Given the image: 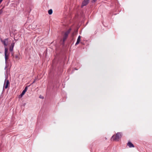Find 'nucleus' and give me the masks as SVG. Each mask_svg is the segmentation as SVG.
Listing matches in <instances>:
<instances>
[{"mask_svg":"<svg viewBox=\"0 0 152 152\" xmlns=\"http://www.w3.org/2000/svg\"><path fill=\"white\" fill-rule=\"evenodd\" d=\"M53 13V10L52 9L49 10L48 11V13L49 15H51Z\"/></svg>","mask_w":152,"mask_h":152,"instance_id":"9b49d317","label":"nucleus"},{"mask_svg":"<svg viewBox=\"0 0 152 152\" xmlns=\"http://www.w3.org/2000/svg\"><path fill=\"white\" fill-rule=\"evenodd\" d=\"M1 41L4 46H7V45L8 43V39L7 38L5 39L4 40H1Z\"/></svg>","mask_w":152,"mask_h":152,"instance_id":"20e7f679","label":"nucleus"},{"mask_svg":"<svg viewBox=\"0 0 152 152\" xmlns=\"http://www.w3.org/2000/svg\"><path fill=\"white\" fill-rule=\"evenodd\" d=\"M9 84V83L8 80L6 79L4 81V87L5 89L7 88Z\"/></svg>","mask_w":152,"mask_h":152,"instance_id":"f03ea898","label":"nucleus"},{"mask_svg":"<svg viewBox=\"0 0 152 152\" xmlns=\"http://www.w3.org/2000/svg\"><path fill=\"white\" fill-rule=\"evenodd\" d=\"M27 86L26 87L24 90L23 91L22 93L20 95L21 96H23L25 94L26 92V91L27 89Z\"/></svg>","mask_w":152,"mask_h":152,"instance_id":"0eeeda50","label":"nucleus"},{"mask_svg":"<svg viewBox=\"0 0 152 152\" xmlns=\"http://www.w3.org/2000/svg\"><path fill=\"white\" fill-rule=\"evenodd\" d=\"M71 28H69L66 32L65 33H67L68 34H69V33L71 31Z\"/></svg>","mask_w":152,"mask_h":152,"instance_id":"f8f14e48","label":"nucleus"},{"mask_svg":"<svg viewBox=\"0 0 152 152\" xmlns=\"http://www.w3.org/2000/svg\"><path fill=\"white\" fill-rule=\"evenodd\" d=\"M89 0H84L83 2L81 5L82 7L87 4L88 3Z\"/></svg>","mask_w":152,"mask_h":152,"instance_id":"39448f33","label":"nucleus"},{"mask_svg":"<svg viewBox=\"0 0 152 152\" xmlns=\"http://www.w3.org/2000/svg\"><path fill=\"white\" fill-rule=\"evenodd\" d=\"M13 53H12V55H13Z\"/></svg>","mask_w":152,"mask_h":152,"instance_id":"a211bd4d","label":"nucleus"},{"mask_svg":"<svg viewBox=\"0 0 152 152\" xmlns=\"http://www.w3.org/2000/svg\"><path fill=\"white\" fill-rule=\"evenodd\" d=\"M8 51V49L6 48H5V61L6 63L7 62V60L8 58V56L7 55V53Z\"/></svg>","mask_w":152,"mask_h":152,"instance_id":"7ed1b4c3","label":"nucleus"},{"mask_svg":"<svg viewBox=\"0 0 152 152\" xmlns=\"http://www.w3.org/2000/svg\"><path fill=\"white\" fill-rule=\"evenodd\" d=\"M15 43L14 42H12L11 44L10 47V52H12L13 50V48L14 46Z\"/></svg>","mask_w":152,"mask_h":152,"instance_id":"423d86ee","label":"nucleus"},{"mask_svg":"<svg viewBox=\"0 0 152 152\" xmlns=\"http://www.w3.org/2000/svg\"><path fill=\"white\" fill-rule=\"evenodd\" d=\"M39 98H42V99H44V97H43V96H41V95H40L39 96Z\"/></svg>","mask_w":152,"mask_h":152,"instance_id":"ddd939ff","label":"nucleus"},{"mask_svg":"<svg viewBox=\"0 0 152 152\" xmlns=\"http://www.w3.org/2000/svg\"><path fill=\"white\" fill-rule=\"evenodd\" d=\"M127 145L129 146V148H132L134 147V146L133 145V144L130 141H129L128 142Z\"/></svg>","mask_w":152,"mask_h":152,"instance_id":"6e6552de","label":"nucleus"},{"mask_svg":"<svg viewBox=\"0 0 152 152\" xmlns=\"http://www.w3.org/2000/svg\"><path fill=\"white\" fill-rule=\"evenodd\" d=\"M15 58H18V56H15Z\"/></svg>","mask_w":152,"mask_h":152,"instance_id":"4468645a","label":"nucleus"},{"mask_svg":"<svg viewBox=\"0 0 152 152\" xmlns=\"http://www.w3.org/2000/svg\"><path fill=\"white\" fill-rule=\"evenodd\" d=\"M81 37L80 36H79L77 38V42L75 43V45H78L80 41Z\"/></svg>","mask_w":152,"mask_h":152,"instance_id":"1a4fd4ad","label":"nucleus"},{"mask_svg":"<svg viewBox=\"0 0 152 152\" xmlns=\"http://www.w3.org/2000/svg\"><path fill=\"white\" fill-rule=\"evenodd\" d=\"M92 0L94 2H95V1H96V0Z\"/></svg>","mask_w":152,"mask_h":152,"instance_id":"dca6fc26","label":"nucleus"},{"mask_svg":"<svg viewBox=\"0 0 152 152\" xmlns=\"http://www.w3.org/2000/svg\"><path fill=\"white\" fill-rule=\"evenodd\" d=\"M68 35V34H67V33H66L65 32V33L64 34V37L63 38V40L64 42L66 40V39Z\"/></svg>","mask_w":152,"mask_h":152,"instance_id":"9d476101","label":"nucleus"},{"mask_svg":"<svg viewBox=\"0 0 152 152\" xmlns=\"http://www.w3.org/2000/svg\"><path fill=\"white\" fill-rule=\"evenodd\" d=\"M1 12H0V14H1Z\"/></svg>","mask_w":152,"mask_h":152,"instance_id":"6ab92c4d","label":"nucleus"},{"mask_svg":"<svg viewBox=\"0 0 152 152\" xmlns=\"http://www.w3.org/2000/svg\"><path fill=\"white\" fill-rule=\"evenodd\" d=\"M6 68H7V66H6L5 68V69Z\"/></svg>","mask_w":152,"mask_h":152,"instance_id":"f3484780","label":"nucleus"},{"mask_svg":"<svg viewBox=\"0 0 152 152\" xmlns=\"http://www.w3.org/2000/svg\"><path fill=\"white\" fill-rule=\"evenodd\" d=\"M37 80V79H35V80H34V81L32 83H34L35 82L36 80Z\"/></svg>","mask_w":152,"mask_h":152,"instance_id":"2eb2a0df","label":"nucleus"},{"mask_svg":"<svg viewBox=\"0 0 152 152\" xmlns=\"http://www.w3.org/2000/svg\"><path fill=\"white\" fill-rule=\"evenodd\" d=\"M122 137V133L121 132H118L116 134L115 136L113 135L111 138V139L113 140L118 141L119 139Z\"/></svg>","mask_w":152,"mask_h":152,"instance_id":"f257e3e1","label":"nucleus"}]
</instances>
